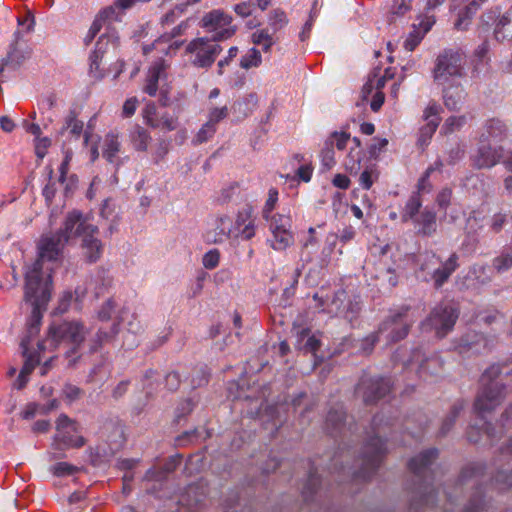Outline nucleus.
I'll list each match as a JSON object with an SVG mask.
<instances>
[{
  "instance_id": "f257e3e1",
  "label": "nucleus",
  "mask_w": 512,
  "mask_h": 512,
  "mask_svg": "<svg viewBox=\"0 0 512 512\" xmlns=\"http://www.w3.org/2000/svg\"><path fill=\"white\" fill-rule=\"evenodd\" d=\"M502 368V364L494 363L480 377L481 388L474 402V410L480 424L470 425L467 429V439L472 443L479 442L482 432L491 442L497 438L495 428L485 420V413L493 411L505 398V385L496 381L502 373Z\"/></svg>"
},
{
  "instance_id": "f03ea898",
  "label": "nucleus",
  "mask_w": 512,
  "mask_h": 512,
  "mask_svg": "<svg viewBox=\"0 0 512 512\" xmlns=\"http://www.w3.org/2000/svg\"><path fill=\"white\" fill-rule=\"evenodd\" d=\"M390 420H385L383 414H376L371 422V434L363 446L361 454V468L356 472V478L369 480L380 467L386 454L385 434L386 427L392 426Z\"/></svg>"
},
{
  "instance_id": "7ed1b4c3",
  "label": "nucleus",
  "mask_w": 512,
  "mask_h": 512,
  "mask_svg": "<svg viewBox=\"0 0 512 512\" xmlns=\"http://www.w3.org/2000/svg\"><path fill=\"white\" fill-rule=\"evenodd\" d=\"M438 458V449H427L408 462V468L416 478L414 491L419 495L420 505H429L434 502L436 491L433 488L434 473L432 464Z\"/></svg>"
},
{
  "instance_id": "20e7f679",
  "label": "nucleus",
  "mask_w": 512,
  "mask_h": 512,
  "mask_svg": "<svg viewBox=\"0 0 512 512\" xmlns=\"http://www.w3.org/2000/svg\"><path fill=\"white\" fill-rule=\"evenodd\" d=\"M236 31L237 27H228L216 32L211 38L198 37L190 41L185 52L191 56L192 65L197 68H210L222 52L218 42L231 38Z\"/></svg>"
},
{
  "instance_id": "39448f33",
  "label": "nucleus",
  "mask_w": 512,
  "mask_h": 512,
  "mask_svg": "<svg viewBox=\"0 0 512 512\" xmlns=\"http://www.w3.org/2000/svg\"><path fill=\"white\" fill-rule=\"evenodd\" d=\"M85 327L77 321H64L62 323H52L49 326L47 341L50 346L57 348L62 343L71 345L66 352L67 357L77 353L79 347L85 339Z\"/></svg>"
},
{
  "instance_id": "423d86ee",
  "label": "nucleus",
  "mask_w": 512,
  "mask_h": 512,
  "mask_svg": "<svg viewBox=\"0 0 512 512\" xmlns=\"http://www.w3.org/2000/svg\"><path fill=\"white\" fill-rule=\"evenodd\" d=\"M36 277L33 271L26 276L24 298L26 302L32 305L27 325H36L40 328L42 321L41 309L45 307L51 298L52 286L50 278L47 284H38Z\"/></svg>"
},
{
  "instance_id": "0eeeda50",
  "label": "nucleus",
  "mask_w": 512,
  "mask_h": 512,
  "mask_svg": "<svg viewBox=\"0 0 512 512\" xmlns=\"http://www.w3.org/2000/svg\"><path fill=\"white\" fill-rule=\"evenodd\" d=\"M65 244L66 242L62 241V238L57 233L43 237L39 245L38 258L31 266L28 267L25 277L33 271L37 276L36 279L38 280V284H47L49 277L52 282V276L50 273L47 274L46 278L43 277V262L45 260H57Z\"/></svg>"
},
{
  "instance_id": "6e6552de",
  "label": "nucleus",
  "mask_w": 512,
  "mask_h": 512,
  "mask_svg": "<svg viewBox=\"0 0 512 512\" xmlns=\"http://www.w3.org/2000/svg\"><path fill=\"white\" fill-rule=\"evenodd\" d=\"M85 443L84 437L80 435L79 424L66 414H61L56 420L52 448L63 451L69 448H81Z\"/></svg>"
},
{
  "instance_id": "1a4fd4ad",
  "label": "nucleus",
  "mask_w": 512,
  "mask_h": 512,
  "mask_svg": "<svg viewBox=\"0 0 512 512\" xmlns=\"http://www.w3.org/2000/svg\"><path fill=\"white\" fill-rule=\"evenodd\" d=\"M484 471L485 465L480 462L470 463L462 469L458 479V485L462 487L470 482H473L475 485V491L463 512H481L485 509L486 501L483 497L482 487L479 485L480 480L484 476Z\"/></svg>"
},
{
  "instance_id": "9d476101",
  "label": "nucleus",
  "mask_w": 512,
  "mask_h": 512,
  "mask_svg": "<svg viewBox=\"0 0 512 512\" xmlns=\"http://www.w3.org/2000/svg\"><path fill=\"white\" fill-rule=\"evenodd\" d=\"M409 311V306H402L381 322L378 331L384 336L387 344L396 343L408 335L413 324V319L408 315Z\"/></svg>"
},
{
  "instance_id": "9b49d317",
  "label": "nucleus",
  "mask_w": 512,
  "mask_h": 512,
  "mask_svg": "<svg viewBox=\"0 0 512 512\" xmlns=\"http://www.w3.org/2000/svg\"><path fill=\"white\" fill-rule=\"evenodd\" d=\"M463 55L458 51L445 50L435 63L433 78L439 84H445L450 78L463 76Z\"/></svg>"
},
{
  "instance_id": "f8f14e48",
  "label": "nucleus",
  "mask_w": 512,
  "mask_h": 512,
  "mask_svg": "<svg viewBox=\"0 0 512 512\" xmlns=\"http://www.w3.org/2000/svg\"><path fill=\"white\" fill-rule=\"evenodd\" d=\"M458 317L457 308L442 303L432 309L424 324L434 330L437 337L443 338L453 330Z\"/></svg>"
},
{
  "instance_id": "ddd939ff",
  "label": "nucleus",
  "mask_w": 512,
  "mask_h": 512,
  "mask_svg": "<svg viewBox=\"0 0 512 512\" xmlns=\"http://www.w3.org/2000/svg\"><path fill=\"white\" fill-rule=\"evenodd\" d=\"M391 390L390 380L384 377H372L363 374L355 388V394L365 404H374L385 397Z\"/></svg>"
},
{
  "instance_id": "4468645a",
  "label": "nucleus",
  "mask_w": 512,
  "mask_h": 512,
  "mask_svg": "<svg viewBox=\"0 0 512 512\" xmlns=\"http://www.w3.org/2000/svg\"><path fill=\"white\" fill-rule=\"evenodd\" d=\"M97 232V226L87 223L80 211L73 210L67 214L63 227L56 233L67 243L70 239Z\"/></svg>"
},
{
  "instance_id": "2eb2a0df",
  "label": "nucleus",
  "mask_w": 512,
  "mask_h": 512,
  "mask_svg": "<svg viewBox=\"0 0 512 512\" xmlns=\"http://www.w3.org/2000/svg\"><path fill=\"white\" fill-rule=\"evenodd\" d=\"M481 21L488 26L495 24L494 35L497 40L512 41V5L502 15L499 7L487 10L481 16Z\"/></svg>"
},
{
  "instance_id": "dca6fc26",
  "label": "nucleus",
  "mask_w": 512,
  "mask_h": 512,
  "mask_svg": "<svg viewBox=\"0 0 512 512\" xmlns=\"http://www.w3.org/2000/svg\"><path fill=\"white\" fill-rule=\"evenodd\" d=\"M233 239L249 241L256 235L255 218L251 205H245L238 210L235 221H232Z\"/></svg>"
},
{
  "instance_id": "f3484780",
  "label": "nucleus",
  "mask_w": 512,
  "mask_h": 512,
  "mask_svg": "<svg viewBox=\"0 0 512 512\" xmlns=\"http://www.w3.org/2000/svg\"><path fill=\"white\" fill-rule=\"evenodd\" d=\"M503 158L501 146L493 147L485 138H479L478 148L472 156L473 166L477 169H490Z\"/></svg>"
},
{
  "instance_id": "a211bd4d",
  "label": "nucleus",
  "mask_w": 512,
  "mask_h": 512,
  "mask_svg": "<svg viewBox=\"0 0 512 512\" xmlns=\"http://www.w3.org/2000/svg\"><path fill=\"white\" fill-rule=\"evenodd\" d=\"M232 220L228 215H221L214 220V227L206 232V241L213 244H221L228 239H233Z\"/></svg>"
},
{
  "instance_id": "6ab92c4d",
  "label": "nucleus",
  "mask_w": 512,
  "mask_h": 512,
  "mask_svg": "<svg viewBox=\"0 0 512 512\" xmlns=\"http://www.w3.org/2000/svg\"><path fill=\"white\" fill-rule=\"evenodd\" d=\"M233 18L231 15L225 13L221 9H214L206 13L201 20V25L208 32H219L220 30L228 27H234L232 25Z\"/></svg>"
},
{
  "instance_id": "aec40b11",
  "label": "nucleus",
  "mask_w": 512,
  "mask_h": 512,
  "mask_svg": "<svg viewBox=\"0 0 512 512\" xmlns=\"http://www.w3.org/2000/svg\"><path fill=\"white\" fill-rule=\"evenodd\" d=\"M412 223L420 236L431 237L437 232V214L428 207H425Z\"/></svg>"
},
{
  "instance_id": "412c9836",
  "label": "nucleus",
  "mask_w": 512,
  "mask_h": 512,
  "mask_svg": "<svg viewBox=\"0 0 512 512\" xmlns=\"http://www.w3.org/2000/svg\"><path fill=\"white\" fill-rule=\"evenodd\" d=\"M345 418L346 413L342 404H338L336 407L331 408L325 421V426L329 434L337 436L344 434L346 430L352 431V425L346 427Z\"/></svg>"
},
{
  "instance_id": "4be33fe9",
  "label": "nucleus",
  "mask_w": 512,
  "mask_h": 512,
  "mask_svg": "<svg viewBox=\"0 0 512 512\" xmlns=\"http://www.w3.org/2000/svg\"><path fill=\"white\" fill-rule=\"evenodd\" d=\"M459 256L456 252L450 254L448 259L441 262V266L436 268L431 278L436 289L441 288L451 277V275L459 268Z\"/></svg>"
},
{
  "instance_id": "5701e85b",
  "label": "nucleus",
  "mask_w": 512,
  "mask_h": 512,
  "mask_svg": "<svg viewBox=\"0 0 512 512\" xmlns=\"http://www.w3.org/2000/svg\"><path fill=\"white\" fill-rule=\"evenodd\" d=\"M144 118L146 124L152 128H161L167 131H173L177 128V119L169 113H164L160 117H157L154 105L147 106Z\"/></svg>"
},
{
  "instance_id": "b1692460",
  "label": "nucleus",
  "mask_w": 512,
  "mask_h": 512,
  "mask_svg": "<svg viewBox=\"0 0 512 512\" xmlns=\"http://www.w3.org/2000/svg\"><path fill=\"white\" fill-rule=\"evenodd\" d=\"M506 135V125L501 120L493 118L485 122L479 138H485L489 143H499L506 138Z\"/></svg>"
},
{
  "instance_id": "393cba45",
  "label": "nucleus",
  "mask_w": 512,
  "mask_h": 512,
  "mask_svg": "<svg viewBox=\"0 0 512 512\" xmlns=\"http://www.w3.org/2000/svg\"><path fill=\"white\" fill-rule=\"evenodd\" d=\"M121 151V142L119 139V135L114 132H110L106 134L103 147H102V156L103 158L111 163V164H120L118 154Z\"/></svg>"
},
{
  "instance_id": "a878e982",
  "label": "nucleus",
  "mask_w": 512,
  "mask_h": 512,
  "mask_svg": "<svg viewBox=\"0 0 512 512\" xmlns=\"http://www.w3.org/2000/svg\"><path fill=\"white\" fill-rule=\"evenodd\" d=\"M487 2L488 0H471L459 11L457 20L454 23L455 29L466 30L478 10Z\"/></svg>"
},
{
  "instance_id": "bb28decb",
  "label": "nucleus",
  "mask_w": 512,
  "mask_h": 512,
  "mask_svg": "<svg viewBox=\"0 0 512 512\" xmlns=\"http://www.w3.org/2000/svg\"><path fill=\"white\" fill-rule=\"evenodd\" d=\"M465 96L466 93L459 84L451 85L443 89L444 105L451 111L460 109L465 100Z\"/></svg>"
},
{
  "instance_id": "cd10ccee",
  "label": "nucleus",
  "mask_w": 512,
  "mask_h": 512,
  "mask_svg": "<svg viewBox=\"0 0 512 512\" xmlns=\"http://www.w3.org/2000/svg\"><path fill=\"white\" fill-rule=\"evenodd\" d=\"M96 233L85 234L82 238V248L84 250V255L88 262L95 263L97 262L103 252V244L101 240L95 238L94 235Z\"/></svg>"
},
{
  "instance_id": "c85d7f7f",
  "label": "nucleus",
  "mask_w": 512,
  "mask_h": 512,
  "mask_svg": "<svg viewBox=\"0 0 512 512\" xmlns=\"http://www.w3.org/2000/svg\"><path fill=\"white\" fill-rule=\"evenodd\" d=\"M120 321H117L111 325L108 330L100 328L95 338L91 341L90 352L98 351L104 344L111 343L115 340L116 336L120 331Z\"/></svg>"
},
{
  "instance_id": "c756f323",
  "label": "nucleus",
  "mask_w": 512,
  "mask_h": 512,
  "mask_svg": "<svg viewBox=\"0 0 512 512\" xmlns=\"http://www.w3.org/2000/svg\"><path fill=\"white\" fill-rule=\"evenodd\" d=\"M22 32L17 30L14 32V39L10 45V50L5 58L0 61V74L4 71V68L11 66L16 69L22 62L23 56L19 55L18 44L21 39Z\"/></svg>"
},
{
  "instance_id": "7c9ffc66",
  "label": "nucleus",
  "mask_w": 512,
  "mask_h": 512,
  "mask_svg": "<svg viewBox=\"0 0 512 512\" xmlns=\"http://www.w3.org/2000/svg\"><path fill=\"white\" fill-rule=\"evenodd\" d=\"M420 191L418 189L417 192H414L411 194V196L408 198L407 202L405 203V206L401 213V221L403 223H407L409 221H413L422 211V200L420 196Z\"/></svg>"
},
{
  "instance_id": "2f4dec72",
  "label": "nucleus",
  "mask_w": 512,
  "mask_h": 512,
  "mask_svg": "<svg viewBox=\"0 0 512 512\" xmlns=\"http://www.w3.org/2000/svg\"><path fill=\"white\" fill-rule=\"evenodd\" d=\"M443 364V360L438 355L425 358L418 367L419 377L426 380L429 376L438 375L443 369Z\"/></svg>"
},
{
  "instance_id": "473e14b6",
  "label": "nucleus",
  "mask_w": 512,
  "mask_h": 512,
  "mask_svg": "<svg viewBox=\"0 0 512 512\" xmlns=\"http://www.w3.org/2000/svg\"><path fill=\"white\" fill-rule=\"evenodd\" d=\"M277 41L276 34L267 27L257 29L251 35V42L254 45L261 46L264 52H269Z\"/></svg>"
},
{
  "instance_id": "72a5a7b5",
  "label": "nucleus",
  "mask_w": 512,
  "mask_h": 512,
  "mask_svg": "<svg viewBox=\"0 0 512 512\" xmlns=\"http://www.w3.org/2000/svg\"><path fill=\"white\" fill-rule=\"evenodd\" d=\"M39 331H40V328L37 327L36 325L35 326L27 325L26 334L20 342V348L22 349L23 356H30V355L40 356V352L45 350V342L44 341H39L37 343V348H38L37 351L30 352V350H29L32 340L39 334Z\"/></svg>"
},
{
  "instance_id": "f704fd0d",
  "label": "nucleus",
  "mask_w": 512,
  "mask_h": 512,
  "mask_svg": "<svg viewBox=\"0 0 512 512\" xmlns=\"http://www.w3.org/2000/svg\"><path fill=\"white\" fill-rule=\"evenodd\" d=\"M164 71V64L162 62L154 63L148 71L146 83L143 91L149 96H155L158 90V82L161 74Z\"/></svg>"
},
{
  "instance_id": "c9c22d12",
  "label": "nucleus",
  "mask_w": 512,
  "mask_h": 512,
  "mask_svg": "<svg viewBox=\"0 0 512 512\" xmlns=\"http://www.w3.org/2000/svg\"><path fill=\"white\" fill-rule=\"evenodd\" d=\"M272 239L271 247L276 251H284L294 242V237L290 229H282L280 231H271Z\"/></svg>"
},
{
  "instance_id": "e433bc0d",
  "label": "nucleus",
  "mask_w": 512,
  "mask_h": 512,
  "mask_svg": "<svg viewBox=\"0 0 512 512\" xmlns=\"http://www.w3.org/2000/svg\"><path fill=\"white\" fill-rule=\"evenodd\" d=\"M25 358L24 365L17 378V388L22 389L28 382V376L32 373L35 367L40 363V356L30 355L23 356Z\"/></svg>"
},
{
  "instance_id": "4c0bfd02",
  "label": "nucleus",
  "mask_w": 512,
  "mask_h": 512,
  "mask_svg": "<svg viewBox=\"0 0 512 512\" xmlns=\"http://www.w3.org/2000/svg\"><path fill=\"white\" fill-rule=\"evenodd\" d=\"M130 139L137 151H146L151 141V135L145 128L135 126L130 133Z\"/></svg>"
},
{
  "instance_id": "58836bf2",
  "label": "nucleus",
  "mask_w": 512,
  "mask_h": 512,
  "mask_svg": "<svg viewBox=\"0 0 512 512\" xmlns=\"http://www.w3.org/2000/svg\"><path fill=\"white\" fill-rule=\"evenodd\" d=\"M440 122L441 118L431 119L420 128L418 144L421 148L426 147L430 143V140L435 134Z\"/></svg>"
},
{
  "instance_id": "ea45409f",
  "label": "nucleus",
  "mask_w": 512,
  "mask_h": 512,
  "mask_svg": "<svg viewBox=\"0 0 512 512\" xmlns=\"http://www.w3.org/2000/svg\"><path fill=\"white\" fill-rule=\"evenodd\" d=\"M289 20L284 10L277 8L272 10L268 16V26L275 34L287 26Z\"/></svg>"
},
{
  "instance_id": "a19ab883",
  "label": "nucleus",
  "mask_w": 512,
  "mask_h": 512,
  "mask_svg": "<svg viewBox=\"0 0 512 512\" xmlns=\"http://www.w3.org/2000/svg\"><path fill=\"white\" fill-rule=\"evenodd\" d=\"M413 0H393L388 10V21L394 22L398 17L404 16L412 8Z\"/></svg>"
},
{
  "instance_id": "79ce46f5",
  "label": "nucleus",
  "mask_w": 512,
  "mask_h": 512,
  "mask_svg": "<svg viewBox=\"0 0 512 512\" xmlns=\"http://www.w3.org/2000/svg\"><path fill=\"white\" fill-rule=\"evenodd\" d=\"M463 408L464 403L462 401H457L452 405L449 414L443 420L442 425L440 427L439 434L441 436H445L451 430Z\"/></svg>"
},
{
  "instance_id": "37998d69",
  "label": "nucleus",
  "mask_w": 512,
  "mask_h": 512,
  "mask_svg": "<svg viewBox=\"0 0 512 512\" xmlns=\"http://www.w3.org/2000/svg\"><path fill=\"white\" fill-rule=\"evenodd\" d=\"M261 63L262 55L260 50L252 47L241 57L239 65L242 69L249 70L251 68L259 67Z\"/></svg>"
},
{
  "instance_id": "c03bdc74",
  "label": "nucleus",
  "mask_w": 512,
  "mask_h": 512,
  "mask_svg": "<svg viewBox=\"0 0 512 512\" xmlns=\"http://www.w3.org/2000/svg\"><path fill=\"white\" fill-rule=\"evenodd\" d=\"M320 485V478L317 472L313 469L310 470L306 484L302 489V496L304 501L309 502L313 499L317 489Z\"/></svg>"
},
{
  "instance_id": "a18cd8bd",
  "label": "nucleus",
  "mask_w": 512,
  "mask_h": 512,
  "mask_svg": "<svg viewBox=\"0 0 512 512\" xmlns=\"http://www.w3.org/2000/svg\"><path fill=\"white\" fill-rule=\"evenodd\" d=\"M491 485L499 491H505L512 487V469L498 470L496 475L491 479Z\"/></svg>"
},
{
  "instance_id": "49530a36",
  "label": "nucleus",
  "mask_w": 512,
  "mask_h": 512,
  "mask_svg": "<svg viewBox=\"0 0 512 512\" xmlns=\"http://www.w3.org/2000/svg\"><path fill=\"white\" fill-rule=\"evenodd\" d=\"M467 122L465 115L448 117L441 127V133L444 135L452 134L459 131Z\"/></svg>"
},
{
  "instance_id": "de8ad7c7",
  "label": "nucleus",
  "mask_w": 512,
  "mask_h": 512,
  "mask_svg": "<svg viewBox=\"0 0 512 512\" xmlns=\"http://www.w3.org/2000/svg\"><path fill=\"white\" fill-rule=\"evenodd\" d=\"M493 267L498 273H503L512 268V250L503 251L493 259Z\"/></svg>"
},
{
  "instance_id": "09e8293b",
  "label": "nucleus",
  "mask_w": 512,
  "mask_h": 512,
  "mask_svg": "<svg viewBox=\"0 0 512 512\" xmlns=\"http://www.w3.org/2000/svg\"><path fill=\"white\" fill-rule=\"evenodd\" d=\"M49 470L56 477H65L74 475L79 471V468L68 462H57Z\"/></svg>"
},
{
  "instance_id": "8fccbe9b",
  "label": "nucleus",
  "mask_w": 512,
  "mask_h": 512,
  "mask_svg": "<svg viewBox=\"0 0 512 512\" xmlns=\"http://www.w3.org/2000/svg\"><path fill=\"white\" fill-rule=\"evenodd\" d=\"M216 130V127L206 122L202 125V127L199 129V131L193 138V144L198 145L207 142L215 135Z\"/></svg>"
},
{
  "instance_id": "3c124183",
  "label": "nucleus",
  "mask_w": 512,
  "mask_h": 512,
  "mask_svg": "<svg viewBox=\"0 0 512 512\" xmlns=\"http://www.w3.org/2000/svg\"><path fill=\"white\" fill-rule=\"evenodd\" d=\"M268 221L270 222V231H280L282 229L287 230L291 228V218L287 215L276 214L274 216H270Z\"/></svg>"
},
{
  "instance_id": "603ef678",
  "label": "nucleus",
  "mask_w": 512,
  "mask_h": 512,
  "mask_svg": "<svg viewBox=\"0 0 512 512\" xmlns=\"http://www.w3.org/2000/svg\"><path fill=\"white\" fill-rule=\"evenodd\" d=\"M380 337V333L377 330L366 337H364L359 344V351L364 355H369L372 353L376 343H378Z\"/></svg>"
},
{
  "instance_id": "864d4df0",
  "label": "nucleus",
  "mask_w": 512,
  "mask_h": 512,
  "mask_svg": "<svg viewBox=\"0 0 512 512\" xmlns=\"http://www.w3.org/2000/svg\"><path fill=\"white\" fill-rule=\"evenodd\" d=\"M278 190L276 188H270L268 191V198L264 204L262 210V217L268 221L271 216V212L274 210L276 203L278 201Z\"/></svg>"
},
{
  "instance_id": "5fc2aeb1",
  "label": "nucleus",
  "mask_w": 512,
  "mask_h": 512,
  "mask_svg": "<svg viewBox=\"0 0 512 512\" xmlns=\"http://www.w3.org/2000/svg\"><path fill=\"white\" fill-rule=\"evenodd\" d=\"M64 128L69 129L73 136L79 137L83 131V122L77 119L74 112H70L66 117Z\"/></svg>"
},
{
  "instance_id": "6e6d98bb",
  "label": "nucleus",
  "mask_w": 512,
  "mask_h": 512,
  "mask_svg": "<svg viewBox=\"0 0 512 512\" xmlns=\"http://www.w3.org/2000/svg\"><path fill=\"white\" fill-rule=\"evenodd\" d=\"M210 373L207 366H201L195 369V375L191 379V385L193 388H198L206 385L209 382Z\"/></svg>"
},
{
  "instance_id": "4d7b16f0",
  "label": "nucleus",
  "mask_w": 512,
  "mask_h": 512,
  "mask_svg": "<svg viewBox=\"0 0 512 512\" xmlns=\"http://www.w3.org/2000/svg\"><path fill=\"white\" fill-rule=\"evenodd\" d=\"M321 160L323 166L327 169H331L335 165L333 141L325 142V147L321 152Z\"/></svg>"
},
{
  "instance_id": "13d9d810",
  "label": "nucleus",
  "mask_w": 512,
  "mask_h": 512,
  "mask_svg": "<svg viewBox=\"0 0 512 512\" xmlns=\"http://www.w3.org/2000/svg\"><path fill=\"white\" fill-rule=\"evenodd\" d=\"M423 38V32H420L417 27H414L404 41V48L407 51L412 52L421 43Z\"/></svg>"
},
{
  "instance_id": "bf43d9fd",
  "label": "nucleus",
  "mask_w": 512,
  "mask_h": 512,
  "mask_svg": "<svg viewBox=\"0 0 512 512\" xmlns=\"http://www.w3.org/2000/svg\"><path fill=\"white\" fill-rule=\"evenodd\" d=\"M509 215L507 213L498 212L495 213L489 222L490 230L493 233H499L502 231L505 224L508 222Z\"/></svg>"
},
{
  "instance_id": "052dcab7",
  "label": "nucleus",
  "mask_w": 512,
  "mask_h": 512,
  "mask_svg": "<svg viewBox=\"0 0 512 512\" xmlns=\"http://www.w3.org/2000/svg\"><path fill=\"white\" fill-rule=\"evenodd\" d=\"M220 261V252L218 249H211L203 256L202 263L206 269H214Z\"/></svg>"
},
{
  "instance_id": "680f3d73",
  "label": "nucleus",
  "mask_w": 512,
  "mask_h": 512,
  "mask_svg": "<svg viewBox=\"0 0 512 512\" xmlns=\"http://www.w3.org/2000/svg\"><path fill=\"white\" fill-rule=\"evenodd\" d=\"M228 115V108L227 106H223V107H215L213 109L210 110L209 112V115H208V121L207 123L211 124L212 126L216 127L217 124L223 120L224 118H226Z\"/></svg>"
},
{
  "instance_id": "e2e57ef3",
  "label": "nucleus",
  "mask_w": 512,
  "mask_h": 512,
  "mask_svg": "<svg viewBox=\"0 0 512 512\" xmlns=\"http://www.w3.org/2000/svg\"><path fill=\"white\" fill-rule=\"evenodd\" d=\"M194 406H195V404L191 399L182 400L178 404L176 411H175L176 421L179 422L180 419H182L185 416H187L188 414H190L193 411Z\"/></svg>"
},
{
  "instance_id": "0e129e2a",
  "label": "nucleus",
  "mask_w": 512,
  "mask_h": 512,
  "mask_svg": "<svg viewBox=\"0 0 512 512\" xmlns=\"http://www.w3.org/2000/svg\"><path fill=\"white\" fill-rule=\"evenodd\" d=\"M238 52H239V49L237 46H232L229 48L227 55L223 59L219 60L217 63V74L218 75H223L224 68L226 66L230 65V63L233 61V59L237 56Z\"/></svg>"
},
{
  "instance_id": "69168bd1",
  "label": "nucleus",
  "mask_w": 512,
  "mask_h": 512,
  "mask_svg": "<svg viewBox=\"0 0 512 512\" xmlns=\"http://www.w3.org/2000/svg\"><path fill=\"white\" fill-rule=\"evenodd\" d=\"M443 167V162L440 159H437L431 166H429L426 171L424 172L423 176L419 179L418 182V189L424 190L425 185L428 182V179L432 172L434 171H441Z\"/></svg>"
},
{
  "instance_id": "338daca9",
  "label": "nucleus",
  "mask_w": 512,
  "mask_h": 512,
  "mask_svg": "<svg viewBox=\"0 0 512 512\" xmlns=\"http://www.w3.org/2000/svg\"><path fill=\"white\" fill-rule=\"evenodd\" d=\"M350 139V134L346 132H333L327 141H333L338 150H344Z\"/></svg>"
},
{
  "instance_id": "774afa93",
  "label": "nucleus",
  "mask_w": 512,
  "mask_h": 512,
  "mask_svg": "<svg viewBox=\"0 0 512 512\" xmlns=\"http://www.w3.org/2000/svg\"><path fill=\"white\" fill-rule=\"evenodd\" d=\"M442 112V107L435 101H432L428 104L423 112V120L429 121L431 119L440 118V113Z\"/></svg>"
}]
</instances>
